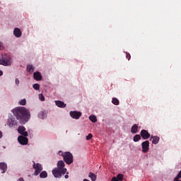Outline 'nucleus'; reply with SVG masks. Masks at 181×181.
<instances>
[{"label": "nucleus", "mask_w": 181, "mask_h": 181, "mask_svg": "<svg viewBox=\"0 0 181 181\" xmlns=\"http://www.w3.org/2000/svg\"><path fill=\"white\" fill-rule=\"evenodd\" d=\"M12 112L16 119L21 124H26L30 118L29 110L23 107H18L13 109Z\"/></svg>", "instance_id": "nucleus-1"}, {"label": "nucleus", "mask_w": 181, "mask_h": 181, "mask_svg": "<svg viewBox=\"0 0 181 181\" xmlns=\"http://www.w3.org/2000/svg\"><path fill=\"white\" fill-rule=\"evenodd\" d=\"M66 164H64V161L59 160L57 163V168H54L52 170V175L54 177L60 179L63 175H66L67 173V168H65Z\"/></svg>", "instance_id": "nucleus-2"}, {"label": "nucleus", "mask_w": 181, "mask_h": 181, "mask_svg": "<svg viewBox=\"0 0 181 181\" xmlns=\"http://www.w3.org/2000/svg\"><path fill=\"white\" fill-rule=\"evenodd\" d=\"M0 64L1 66H11L12 64V58L8 54H2L0 58Z\"/></svg>", "instance_id": "nucleus-3"}, {"label": "nucleus", "mask_w": 181, "mask_h": 181, "mask_svg": "<svg viewBox=\"0 0 181 181\" xmlns=\"http://www.w3.org/2000/svg\"><path fill=\"white\" fill-rule=\"evenodd\" d=\"M63 160L66 165H71L74 162L73 154L69 151L64 152Z\"/></svg>", "instance_id": "nucleus-4"}, {"label": "nucleus", "mask_w": 181, "mask_h": 181, "mask_svg": "<svg viewBox=\"0 0 181 181\" xmlns=\"http://www.w3.org/2000/svg\"><path fill=\"white\" fill-rule=\"evenodd\" d=\"M7 125H8L10 128H12L13 127H18V125H19V122L18 121V119L13 117V116H11L8 117L7 120Z\"/></svg>", "instance_id": "nucleus-5"}, {"label": "nucleus", "mask_w": 181, "mask_h": 181, "mask_svg": "<svg viewBox=\"0 0 181 181\" xmlns=\"http://www.w3.org/2000/svg\"><path fill=\"white\" fill-rule=\"evenodd\" d=\"M33 169H35L34 175L35 176H37L42 170H43V167H42V164L40 163H35L33 165Z\"/></svg>", "instance_id": "nucleus-6"}, {"label": "nucleus", "mask_w": 181, "mask_h": 181, "mask_svg": "<svg viewBox=\"0 0 181 181\" xmlns=\"http://www.w3.org/2000/svg\"><path fill=\"white\" fill-rule=\"evenodd\" d=\"M18 141L21 145H28V143L29 142V139L25 136H19Z\"/></svg>", "instance_id": "nucleus-7"}, {"label": "nucleus", "mask_w": 181, "mask_h": 181, "mask_svg": "<svg viewBox=\"0 0 181 181\" xmlns=\"http://www.w3.org/2000/svg\"><path fill=\"white\" fill-rule=\"evenodd\" d=\"M82 113L81 112H77V111H71L70 112V116L71 118H74V119H80V117H81Z\"/></svg>", "instance_id": "nucleus-8"}, {"label": "nucleus", "mask_w": 181, "mask_h": 181, "mask_svg": "<svg viewBox=\"0 0 181 181\" xmlns=\"http://www.w3.org/2000/svg\"><path fill=\"white\" fill-rule=\"evenodd\" d=\"M140 135L144 139H149V138H151V134L146 129H142L140 132Z\"/></svg>", "instance_id": "nucleus-9"}, {"label": "nucleus", "mask_w": 181, "mask_h": 181, "mask_svg": "<svg viewBox=\"0 0 181 181\" xmlns=\"http://www.w3.org/2000/svg\"><path fill=\"white\" fill-rule=\"evenodd\" d=\"M18 132L23 136H28V132H26V128H25L23 126L18 127Z\"/></svg>", "instance_id": "nucleus-10"}, {"label": "nucleus", "mask_w": 181, "mask_h": 181, "mask_svg": "<svg viewBox=\"0 0 181 181\" xmlns=\"http://www.w3.org/2000/svg\"><path fill=\"white\" fill-rule=\"evenodd\" d=\"M141 146H142L143 152L144 153H146V152L149 151V141H144L141 144Z\"/></svg>", "instance_id": "nucleus-11"}, {"label": "nucleus", "mask_w": 181, "mask_h": 181, "mask_svg": "<svg viewBox=\"0 0 181 181\" xmlns=\"http://www.w3.org/2000/svg\"><path fill=\"white\" fill-rule=\"evenodd\" d=\"M34 80H36V81H40L42 78V74H40V72L37 71L35 72L33 74Z\"/></svg>", "instance_id": "nucleus-12"}, {"label": "nucleus", "mask_w": 181, "mask_h": 181, "mask_svg": "<svg viewBox=\"0 0 181 181\" xmlns=\"http://www.w3.org/2000/svg\"><path fill=\"white\" fill-rule=\"evenodd\" d=\"M159 136H151L150 141H152V144H153L154 145H158V144L159 143Z\"/></svg>", "instance_id": "nucleus-13"}, {"label": "nucleus", "mask_w": 181, "mask_h": 181, "mask_svg": "<svg viewBox=\"0 0 181 181\" xmlns=\"http://www.w3.org/2000/svg\"><path fill=\"white\" fill-rule=\"evenodd\" d=\"M13 35L16 37H21L22 36V31H21V29L16 28L13 30Z\"/></svg>", "instance_id": "nucleus-14"}, {"label": "nucleus", "mask_w": 181, "mask_h": 181, "mask_svg": "<svg viewBox=\"0 0 181 181\" xmlns=\"http://www.w3.org/2000/svg\"><path fill=\"white\" fill-rule=\"evenodd\" d=\"M8 169V165L5 163H0V170H2L1 173H5Z\"/></svg>", "instance_id": "nucleus-15"}, {"label": "nucleus", "mask_w": 181, "mask_h": 181, "mask_svg": "<svg viewBox=\"0 0 181 181\" xmlns=\"http://www.w3.org/2000/svg\"><path fill=\"white\" fill-rule=\"evenodd\" d=\"M55 104L57 107L59 108H66V104L60 100H56Z\"/></svg>", "instance_id": "nucleus-16"}, {"label": "nucleus", "mask_w": 181, "mask_h": 181, "mask_svg": "<svg viewBox=\"0 0 181 181\" xmlns=\"http://www.w3.org/2000/svg\"><path fill=\"white\" fill-rule=\"evenodd\" d=\"M131 132H132V134H136L138 132V126H137V124H134L132 127Z\"/></svg>", "instance_id": "nucleus-17"}, {"label": "nucleus", "mask_w": 181, "mask_h": 181, "mask_svg": "<svg viewBox=\"0 0 181 181\" xmlns=\"http://www.w3.org/2000/svg\"><path fill=\"white\" fill-rule=\"evenodd\" d=\"M47 115L45 112H40L38 114V118H40L41 119H45L46 118Z\"/></svg>", "instance_id": "nucleus-18"}, {"label": "nucleus", "mask_w": 181, "mask_h": 181, "mask_svg": "<svg viewBox=\"0 0 181 181\" xmlns=\"http://www.w3.org/2000/svg\"><path fill=\"white\" fill-rule=\"evenodd\" d=\"M88 177L91 179L92 181L97 180V175L93 173H89Z\"/></svg>", "instance_id": "nucleus-19"}, {"label": "nucleus", "mask_w": 181, "mask_h": 181, "mask_svg": "<svg viewBox=\"0 0 181 181\" xmlns=\"http://www.w3.org/2000/svg\"><path fill=\"white\" fill-rule=\"evenodd\" d=\"M27 71L28 73H33V71H35V68L33 67V65H28Z\"/></svg>", "instance_id": "nucleus-20"}, {"label": "nucleus", "mask_w": 181, "mask_h": 181, "mask_svg": "<svg viewBox=\"0 0 181 181\" xmlns=\"http://www.w3.org/2000/svg\"><path fill=\"white\" fill-rule=\"evenodd\" d=\"M40 177H41V179H45V177H47V172H46V171H42V172L40 174Z\"/></svg>", "instance_id": "nucleus-21"}, {"label": "nucleus", "mask_w": 181, "mask_h": 181, "mask_svg": "<svg viewBox=\"0 0 181 181\" xmlns=\"http://www.w3.org/2000/svg\"><path fill=\"white\" fill-rule=\"evenodd\" d=\"M89 119L90 121H91V122H93V123L97 122V117H95V115H90L89 117Z\"/></svg>", "instance_id": "nucleus-22"}, {"label": "nucleus", "mask_w": 181, "mask_h": 181, "mask_svg": "<svg viewBox=\"0 0 181 181\" xmlns=\"http://www.w3.org/2000/svg\"><path fill=\"white\" fill-rule=\"evenodd\" d=\"M134 142H138V141H141V135L136 134L133 138Z\"/></svg>", "instance_id": "nucleus-23"}, {"label": "nucleus", "mask_w": 181, "mask_h": 181, "mask_svg": "<svg viewBox=\"0 0 181 181\" xmlns=\"http://www.w3.org/2000/svg\"><path fill=\"white\" fill-rule=\"evenodd\" d=\"M112 104L115 105H119V100L117 98H113L112 100Z\"/></svg>", "instance_id": "nucleus-24"}, {"label": "nucleus", "mask_w": 181, "mask_h": 181, "mask_svg": "<svg viewBox=\"0 0 181 181\" xmlns=\"http://www.w3.org/2000/svg\"><path fill=\"white\" fill-rule=\"evenodd\" d=\"M117 180L118 181H122L124 179V175L122 174H118L117 177H116Z\"/></svg>", "instance_id": "nucleus-25"}, {"label": "nucleus", "mask_w": 181, "mask_h": 181, "mask_svg": "<svg viewBox=\"0 0 181 181\" xmlns=\"http://www.w3.org/2000/svg\"><path fill=\"white\" fill-rule=\"evenodd\" d=\"M18 104L20 105H26V99H22L19 101Z\"/></svg>", "instance_id": "nucleus-26"}, {"label": "nucleus", "mask_w": 181, "mask_h": 181, "mask_svg": "<svg viewBox=\"0 0 181 181\" xmlns=\"http://www.w3.org/2000/svg\"><path fill=\"white\" fill-rule=\"evenodd\" d=\"M33 88L34 90H39V88H40V85H39V83H35L33 85Z\"/></svg>", "instance_id": "nucleus-27"}, {"label": "nucleus", "mask_w": 181, "mask_h": 181, "mask_svg": "<svg viewBox=\"0 0 181 181\" xmlns=\"http://www.w3.org/2000/svg\"><path fill=\"white\" fill-rule=\"evenodd\" d=\"M126 59L128 60H131V54L126 52Z\"/></svg>", "instance_id": "nucleus-28"}, {"label": "nucleus", "mask_w": 181, "mask_h": 181, "mask_svg": "<svg viewBox=\"0 0 181 181\" xmlns=\"http://www.w3.org/2000/svg\"><path fill=\"white\" fill-rule=\"evenodd\" d=\"M39 99L40 100V101H45V96H43V94L39 95Z\"/></svg>", "instance_id": "nucleus-29"}, {"label": "nucleus", "mask_w": 181, "mask_h": 181, "mask_svg": "<svg viewBox=\"0 0 181 181\" xmlns=\"http://www.w3.org/2000/svg\"><path fill=\"white\" fill-rule=\"evenodd\" d=\"M91 138H93V134H89L86 136V141H90V139H91Z\"/></svg>", "instance_id": "nucleus-30"}, {"label": "nucleus", "mask_w": 181, "mask_h": 181, "mask_svg": "<svg viewBox=\"0 0 181 181\" xmlns=\"http://www.w3.org/2000/svg\"><path fill=\"white\" fill-rule=\"evenodd\" d=\"M58 155H59V156H62L63 158L64 156V153H63L62 151H59L58 152Z\"/></svg>", "instance_id": "nucleus-31"}, {"label": "nucleus", "mask_w": 181, "mask_h": 181, "mask_svg": "<svg viewBox=\"0 0 181 181\" xmlns=\"http://www.w3.org/2000/svg\"><path fill=\"white\" fill-rule=\"evenodd\" d=\"M4 49H5L4 44L0 41V50H4Z\"/></svg>", "instance_id": "nucleus-32"}, {"label": "nucleus", "mask_w": 181, "mask_h": 181, "mask_svg": "<svg viewBox=\"0 0 181 181\" xmlns=\"http://www.w3.org/2000/svg\"><path fill=\"white\" fill-rule=\"evenodd\" d=\"M175 179H181V170L179 172Z\"/></svg>", "instance_id": "nucleus-33"}, {"label": "nucleus", "mask_w": 181, "mask_h": 181, "mask_svg": "<svg viewBox=\"0 0 181 181\" xmlns=\"http://www.w3.org/2000/svg\"><path fill=\"white\" fill-rule=\"evenodd\" d=\"M16 86H19V79L18 78H16Z\"/></svg>", "instance_id": "nucleus-34"}, {"label": "nucleus", "mask_w": 181, "mask_h": 181, "mask_svg": "<svg viewBox=\"0 0 181 181\" xmlns=\"http://www.w3.org/2000/svg\"><path fill=\"white\" fill-rule=\"evenodd\" d=\"M65 179H69V173H66V175L64 176Z\"/></svg>", "instance_id": "nucleus-35"}, {"label": "nucleus", "mask_w": 181, "mask_h": 181, "mask_svg": "<svg viewBox=\"0 0 181 181\" xmlns=\"http://www.w3.org/2000/svg\"><path fill=\"white\" fill-rule=\"evenodd\" d=\"M17 181H25L23 177L19 178Z\"/></svg>", "instance_id": "nucleus-36"}, {"label": "nucleus", "mask_w": 181, "mask_h": 181, "mask_svg": "<svg viewBox=\"0 0 181 181\" xmlns=\"http://www.w3.org/2000/svg\"><path fill=\"white\" fill-rule=\"evenodd\" d=\"M2 136H3L2 132L0 131V139L1 138H2Z\"/></svg>", "instance_id": "nucleus-37"}, {"label": "nucleus", "mask_w": 181, "mask_h": 181, "mask_svg": "<svg viewBox=\"0 0 181 181\" xmlns=\"http://www.w3.org/2000/svg\"><path fill=\"white\" fill-rule=\"evenodd\" d=\"M174 181H181L179 178H174Z\"/></svg>", "instance_id": "nucleus-38"}, {"label": "nucleus", "mask_w": 181, "mask_h": 181, "mask_svg": "<svg viewBox=\"0 0 181 181\" xmlns=\"http://www.w3.org/2000/svg\"><path fill=\"white\" fill-rule=\"evenodd\" d=\"M4 74V72H2V71L0 70V76H2Z\"/></svg>", "instance_id": "nucleus-39"}, {"label": "nucleus", "mask_w": 181, "mask_h": 181, "mask_svg": "<svg viewBox=\"0 0 181 181\" xmlns=\"http://www.w3.org/2000/svg\"><path fill=\"white\" fill-rule=\"evenodd\" d=\"M83 181H90V180H87V179H83Z\"/></svg>", "instance_id": "nucleus-40"}]
</instances>
